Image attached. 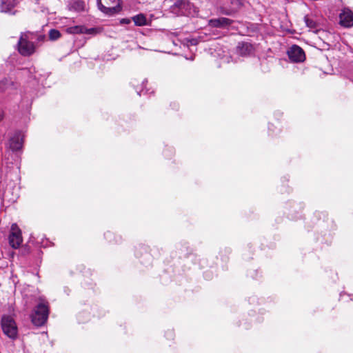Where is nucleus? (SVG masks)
<instances>
[{"mask_svg":"<svg viewBox=\"0 0 353 353\" xmlns=\"http://www.w3.org/2000/svg\"><path fill=\"white\" fill-rule=\"evenodd\" d=\"M34 34L32 32H21L17 43L19 53L23 57H30L36 52V45L32 41Z\"/></svg>","mask_w":353,"mask_h":353,"instance_id":"1","label":"nucleus"},{"mask_svg":"<svg viewBox=\"0 0 353 353\" xmlns=\"http://www.w3.org/2000/svg\"><path fill=\"white\" fill-rule=\"evenodd\" d=\"M49 314L48 303L41 301L35 307L31 315L32 323L36 326H42L46 321Z\"/></svg>","mask_w":353,"mask_h":353,"instance_id":"2","label":"nucleus"},{"mask_svg":"<svg viewBox=\"0 0 353 353\" xmlns=\"http://www.w3.org/2000/svg\"><path fill=\"white\" fill-rule=\"evenodd\" d=\"M1 325L3 332L8 338L15 340L18 337V328L14 319L9 315L1 317Z\"/></svg>","mask_w":353,"mask_h":353,"instance_id":"3","label":"nucleus"},{"mask_svg":"<svg viewBox=\"0 0 353 353\" xmlns=\"http://www.w3.org/2000/svg\"><path fill=\"white\" fill-rule=\"evenodd\" d=\"M99 10L108 16H112L121 10L120 0H97Z\"/></svg>","mask_w":353,"mask_h":353,"instance_id":"4","label":"nucleus"},{"mask_svg":"<svg viewBox=\"0 0 353 353\" xmlns=\"http://www.w3.org/2000/svg\"><path fill=\"white\" fill-rule=\"evenodd\" d=\"M242 0H222L220 12L225 15H232L242 6Z\"/></svg>","mask_w":353,"mask_h":353,"instance_id":"5","label":"nucleus"},{"mask_svg":"<svg viewBox=\"0 0 353 353\" xmlns=\"http://www.w3.org/2000/svg\"><path fill=\"white\" fill-rule=\"evenodd\" d=\"M8 241L10 245L14 249L19 248L23 241L21 231L17 223L11 225Z\"/></svg>","mask_w":353,"mask_h":353,"instance_id":"6","label":"nucleus"},{"mask_svg":"<svg viewBox=\"0 0 353 353\" xmlns=\"http://www.w3.org/2000/svg\"><path fill=\"white\" fill-rule=\"evenodd\" d=\"M287 53L289 59L293 62L300 63L305 59L304 51L301 47L296 45H293L290 47Z\"/></svg>","mask_w":353,"mask_h":353,"instance_id":"7","label":"nucleus"},{"mask_svg":"<svg viewBox=\"0 0 353 353\" xmlns=\"http://www.w3.org/2000/svg\"><path fill=\"white\" fill-rule=\"evenodd\" d=\"M23 134L21 132H15L10 138L8 146L12 151L21 150L23 143Z\"/></svg>","mask_w":353,"mask_h":353,"instance_id":"8","label":"nucleus"},{"mask_svg":"<svg viewBox=\"0 0 353 353\" xmlns=\"http://www.w3.org/2000/svg\"><path fill=\"white\" fill-rule=\"evenodd\" d=\"M232 23L233 20L230 19L226 17H219L210 19L208 21V26L211 28L225 29L228 28Z\"/></svg>","mask_w":353,"mask_h":353,"instance_id":"9","label":"nucleus"},{"mask_svg":"<svg viewBox=\"0 0 353 353\" xmlns=\"http://www.w3.org/2000/svg\"><path fill=\"white\" fill-rule=\"evenodd\" d=\"M66 8L68 10L74 12L86 10V5L83 0H69L66 2Z\"/></svg>","mask_w":353,"mask_h":353,"instance_id":"10","label":"nucleus"},{"mask_svg":"<svg viewBox=\"0 0 353 353\" xmlns=\"http://www.w3.org/2000/svg\"><path fill=\"white\" fill-rule=\"evenodd\" d=\"M340 23L344 27H351L353 26V12L348 8L342 10L339 15Z\"/></svg>","mask_w":353,"mask_h":353,"instance_id":"11","label":"nucleus"},{"mask_svg":"<svg viewBox=\"0 0 353 353\" xmlns=\"http://www.w3.org/2000/svg\"><path fill=\"white\" fill-rule=\"evenodd\" d=\"M17 5V0H2L1 3V12L14 14L15 11H12Z\"/></svg>","mask_w":353,"mask_h":353,"instance_id":"12","label":"nucleus"},{"mask_svg":"<svg viewBox=\"0 0 353 353\" xmlns=\"http://www.w3.org/2000/svg\"><path fill=\"white\" fill-rule=\"evenodd\" d=\"M237 52L241 56L250 55L253 52V46L248 42L239 43L237 46Z\"/></svg>","mask_w":353,"mask_h":353,"instance_id":"13","label":"nucleus"},{"mask_svg":"<svg viewBox=\"0 0 353 353\" xmlns=\"http://www.w3.org/2000/svg\"><path fill=\"white\" fill-rule=\"evenodd\" d=\"M188 6L185 1H179L171 7V11L178 15L184 14L183 9Z\"/></svg>","mask_w":353,"mask_h":353,"instance_id":"14","label":"nucleus"},{"mask_svg":"<svg viewBox=\"0 0 353 353\" xmlns=\"http://www.w3.org/2000/svg\"><path fill=\"white\" fill-rule=\"evenodd\" d=\"M132 20L136 26H142L146 24V18L143 14H137L132 17Z\"/></svg>","mask_w":353,"mask_h":353,"instance_id":"15","label":"nucleus"},{"mask_svg":"<svg viewBox=\"0 0 353 353\" xmlns=\"http://www.w3.org/2000/svg\"><path fill=\"white\" fill-rule=\"evenodd\" d=\"M84 30L83 26H74L69 27L66 29V32L69 34H83Z\"/></svg>","mask_w":353,"mask_h":353,"instance_id":"16","label":"nucleus"},{"mask_svg":"<svg viewBox=\"0 0 353 353\" xmlns=\"http://www.w3.org/2000/svg\"><path fill=\"white\" fill-rule=\"evenodd\" d=\"M61 37V33L59 30L55 29H52L49 32V38L50 40H56Z\"/></svg>","mask_w":353,"mask_h":353,"instance_id":"17","label":"nucleus"},{"mask_svg":"<svg viewBox=\"0 0 353 353\" xmlns=\"http://www.w3.org/2000/svg\"><path fill=\"white\" fill-rule=\"evenodd\" d=\"M305 21L307 27L310 28H314L316 27V23L306 17H305Z\"/></svg>","mask_w":353,"mask_h":353,"instance_id":"18","label":"nucleus"},{"mask_svg":"<svg viewBox=\"0 0 353 353\" xmlns=\"http://www.w3.org/2000/svg\"><path fill=\"white\" fill-rule=\"evenodd\" d=\"M97 32V30L96 28H87L84 26L83 33V34H94Z\"/></svg>","mask_w":353,"mask_h":353,"instance_id":"19","label":"nucleus"},{"mask_svg":"<svg viewBox=\"0 0 353 353\" xmlns=\"http://www.w3.org/2000/svg\"><path fill=\"white\" fill-rule=\"evenodd\" d=\"M190 43H191V45H196V44H197V41H196V39H192V40L190 41Z\"/></svg>","mask_w":353,"mask_h":353,"instance_id":"20","label":"nucleus"},{"mask_svg":"<svg viewBox=\"0 0 353 353\" xmlns=\"http://www.w3.org/2000/svg\"><path fill=\"white\" fill-rule=\"evenodd\" d=\"M6 194H7V192H5V194H4V196H7V195H6Z\"/></svg>","mask_w":353,"mask_h":353,"instance_id":"21","label":"nucleus"},{"mask_svg":"<svg viewBox=\"0 0 353 353\" xmlns=\"http://www.w3.org/2000/svg\"><path fill=\"white\" fill-rule=\"evenodd\" d=\"M137 93H138V94H139V95H141V92H138Z\"/></svg>","mask_w":353,"mask_h":353,"instance_id":"22","label":"nucleus"}]
</instances>
